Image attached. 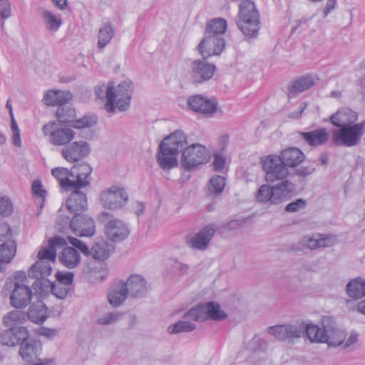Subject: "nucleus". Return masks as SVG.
<instances>
[{
	"mask_svg": "<svg viewBox=\"0 0 365 365\" xmlns=\"http://www.w3.org/2000/svg\"><path fill=\"white\" fill-rule=\"evenodd\" d=\"M128 294L131 297L140 298L144 297L148 292V286L145 279L139 274L130 276L125 282Z\"/></svg>",
	"mask_w": 365,
	"mask_h": 365,
	"instance_id": "obj_23",
	"label": "nucleus"
},
{
	"mask_svg": "<svg viewBox=\"0 0 365 365\" xmlns=\"http://www.w3.org/2000/svg\"><path fill=\"white\" fill-rule=\"evenodd\" d=\"M97 122V118L93 115H84L83 118L75 120L71 126L75 128L82 129L90 128L95 125Z\"/></svg>",
	"mask_w": 365,
	"mask_h": 365,
	"instance_id": "obj_50",
	"label": "nucleus"
},
{
	"mask_svg": "<svg viewBox=\"0 0 365 365\" xmlns=\"http://www.w3.org/2000/svg\"><path fill=\"white\" fill-rule=\"evenodd\" d=\"M11 16V5L9 0L0 1V18L1 20H6Z\"/></svg>",
	"mask_w": 365,
	"mask_h": 365,
	"instance_id": "obj_62",
	"label": "nucleus"
},
{
	"mask_svg": "<svg viewBox=\"0 0 365 365\" xmlns=\"http://www.w3.org/2000/svg\"><path fill=\"white\" fill-rule=\"evenodd\" d=\"M286 167L295 168L305 158L304 154L297 148H289L282 150L279 155Z\"/></svg>",
	"mask_w": 365,
	"mask_h": 365,
	"instance_id": "obj_31",
	"label": "nucleus"
},
{
	"mask_svg": "<svg viewBox=\"0 0 365 365\" xmlns=\"http://www.w3.org/2000/svg\"><path fill=\"white\" fill-rule=\"evenodd\" d=\"M274 193V204L277 205L288 200L295 190V185L288 180L272 186Z\"/></svg>",
	"mask_w": 365,
	"mask_h": 365,
	"instance_id": "obj_29",
	"label": "nucleus"
},
{
	"mask_svg": "<svg viewBox=\"0 0 365 365\" xmlns=\"http://www.w3.org/2000/svg\"><path fill=\"white\" fill-rule=\"evenodd\" d=\"M206 320L208 319L221 321L227 317V314L220 309V305L215 302H210L205 304H200Z\"/></svg>",
	"mask_w": 365,
	"mask_h": 365,
	"instance_id": "obj_35",
	"label": "nucleus"
},
{
	"mask_svg": "<svg viewBox=\"0 0 365 365\" xmlns=\"http://www.w3.org/2000/svg\"><path fill=\"white\" fill-rule=\"evenodd\" d=\"M95 222L92 217L83 214L73 215L71 222V230L76 235L90 237L95 233Z\"/></svg>",
	"mask_w": 365,
	"mask_h": 365,
	"instance_id": "obj_15",
	"label": "nucleus"
},
{
	"mask_svg": "<svg viewBox=\"0 0 365 365\" xmlns=\"http://www.w3.org/2000/svg\"><path fill=\"white\" fill-rule=\"evenodd\" d=\"M256 199L257 202L262 203L270 202L274 204V193L272 186L267 185H262L258 189L256 194Z\"/></svg>",
	"mask_w": 365,
	"mask_h": 365,
	"instance_id": "obj_47",
	"label": "nucleus"
},
{
	"mask_svg": "<svg viewBox=\"0 0 365 365\" xmlns=\"http://www.w3.org/2000/svg\"><path fill=\"white\" fill-rule=\"evenodd\" d=\"M16 252L14 240L6 241L0 245V273L4 272L6 266L11 262Z\"/></svg>",
	"mask_w": 365,
	"mask_h": 365,
	"instance_id": "obj_33",
	"label": "nucleus"
},
{
	"mask_svg": "<svg viewBox=\"0 0 365 365\" xmlns=\"http://www.w3.org/2000/svg\"><path fill=\"white\" fill-rule=\"evenodd\" d=\"M347 294L354 299H360L365 296V280L356 278L351 280L346 285Z\"/></svg>",
	"mask_w": 365,
	"mask_h": 365,
	"instance_id": "obj_39",
	"label": "nucleus"
},
{
	"mask_svg": "<svg viewBox=\"0 0 365 365\" xmlns=\"http://www.w3.org/2000/svg\"><path fill=\"white\" fill-rule=\"evenodd\" d=\"M13 206L9 198L2 197L0 198V216L6 217L11 214Z\"/></svg>",
	"mask_w": 365,
	"mask_h": 365,
	"instance_id": "obj_56",
	"label": "nucleus"
},
{
	"mask_svg": "<svg viewBox=\"0 0 365 365\" xmlns=\"http://www.w3.org/2000/svg\"><path fill=\"white\" fill-rule=\"evenodd\" d=\"M133 91V85L129 80H125L116 87L113 82H109L107 93V102L105 103V109L109 113H113L116 109L120 111H126L130 105Z\"/></svg>",
	"mask_w": 365,
	"mask_h": 365,
	"instance_id": "obj_3",
	"label": "nucleus"
},
{
	"mask_svg": "<svg viewBox=\"0 0 365 365\" xmlns=\"http://www.w3.org/2000/svg\"><path fill=\"white\" fill-rule=\"evenodd\" d=\"M210 159V153L205 146L199 143L192 144L182 152L181 165L185 170H190L207 163Z\"/></svg>",
	"mask_w": 365,
	"mask_h": 365,
	"instance_id": "obj_7",
	"label": "nucleus"
},
{
	"mask_svg": "<svg viewBox=\"0 0 365 365\" xmlns=\"http://www.w3.org/2000/svg\"><path fill=\"white\" fill-rule=\"evenodd\" d=\"M41 17L46 29L50 31H57L62 24L61 16H56L48 10L42 11Z\"/></svg>",
	"mask_w": 365,
	"mask_h": 365,
	"instance_id": "obj_42",
	"label": "nucleus"
},
{
	"mask_svg": "<svg viewBox=\"0 0 365 365\" xmlns=\"http://www.w3.org/2000/svg\"><path fill=\"white\" fill-rule=\"evenodd\" d=\"M203 313L201 304H200L186 312L183 315V319L193 323L194 322H202L206 320V317Z\"/></svg>",
	"mask_w": 365,
	"mask_h": 365,
	"instance_id": "obj_48",
	"label": "nucleus"
},
{
	"mask_svg": "<svg viewBox=\"0 0 365 365\" xmlns=\"http://www.w3.org/2000/svg\"><path fill=\"white\" fill-rule=\"evenodd\" d=\"M72 97L73 96L69 91L50 90L45 93L43 100L47 106L63 107L72 99Z\"/></svg>",
	"mask_w": 365,
	"mask_h": 365,
	"instance_id": "obj_28",
	"label": "nucleus"
},
{
	"mask_svg": "<svg viewBox=\"0 0 365 365\" xmlns=\"http://www.w3.org/2000/svg\"><path fill=\"white\" fill-rule=\"evenodd\" d=\"M28 319L27 314L20 310H13L4 316V324L8 327H19Z\"/></svg>",
	"mask_w": 365,
	"mask_h": 365,
	"instance_id": "obj_40",
	"label": "nucleus"
},
{
	"mask_svg": "<svg viewBox=\"0 0 365 365\" xmlns=\"http://www.w3.org/2000/svg\"><path fill=\"white\" fill-rule=\"evenodd\" d=\"M100 220L105 223L106 235L112 242H121L129 235L130 230L127 225L122 220L113 217L109 212H102Z\"/></svg>",
	"mask_w": 365,
	"mask_h": 365,
	"instance_id": "obj_8",
	"label": "nucleus"
},
{
	"mask_svg": "<svg viewBox=\"0 0 365 365\" xmlns=\"http://www.w3.org/2000/svg\"><path fill=\"white\" fill-rule=\"evenodd\" d=\"M28 319L35 323H42L47 318V308L45 304L41 302L37 304H33L29 309L27 313Z\"/></svg>",
	"mask_w": 365,
	"mask_h": 365,
	"instance_id": "obj_38",
	"label": "nucleus"
},
{
	"mask_svg": "<svg viewBox=\"0 0 365 365\" xmlns=\"http://www.w3.org/2000/svg\"><path fill=\"white\" fill-rule=\"evenodd\" d=\"M92 170L88 163H81L73 166L70 170L65 168H53L51 173L63 190L71 191L73 188H83L90 185Z\"/></svg>",
	"mask_w": 365,
	"mask_h": 365,
	"instance_id": "obj_1",
	"label": "nucleus"
},
{
	"mask_svg": "<svg viewBox=\"0 0 365 365\" xmlns=\"http://www.w3.org/2000/svg\"><path fill=\"white\" fill-rule=\"evenodd\" d=\"M314 85V79L311 75H305L294 80L289 86V96L294 97L297 94L306 91Z\"/></svg>",
	"mask_w": 365,
	"mask_h": 365,
	"instance_id": "obj_32",
	"label": "nucleus"
},
{
	"mask_svg": "<svg viewBox=\"0 0 365 365\" xmlns=\"http://www.w3.org/2000/svg\"><path fill=\"white\" fill-rule=\"evenodd\" d=\"M91 152L89 144L84 141H75L61 150L63 158L68 163H73L86 158Z\"/></svg>",
	"mask_w": 365,
	"mask_h": 365,
	"instance_id": "obj_16",
	"label": "nucleus"
},
{
	"mask_svg": "<svg viewBox=\"0 0 365 365\" xmlns=\"http://www.w3.org/2000/svg\"><path fill=\"white\" fill-rule=\"evenodd\" d=\"M45 135L49 137V141L54 145H64L70 143L75 137L72 128L56 122H50L42 128Z\"/></svg>",
	"mask_w": 365,
	"mask_h": 365,
	"instance_id": "obj_10",
	"label": "nucleus"
},
{
	"mask_svg": "<svg viewBox=\"0 0 365 365\" xmlns=\"http://www.w3.org/2000/svg\"><path fill=\"white\" fill-rule=\"evenodd\" d=\"M262 168L266 173L268 182L284 179L289 174L288 169L282 163L280 156L268 155L262 159Z\"/></svg>",
	"mask_w": 365,
	"mask_h": 365,
	"instance_id": "obj_11",
	"label": "nucleus"
},
{
	"mask_svg": "<svg viewBox=\"0 0 365 365\" xmlns=\"http://www.w3.org/2000/svg\"><path fill=\"white\" fill-rule=\"evenodd\" d=\"M71 218L68 215H64L61 213V211L59 210L57 219L56 224L58 226V229L61 232H63L65 229L68 227L71 228Z\"/></svg>",
	"mask_w": 365,
	"mask_h": 365,
	"instance_id": "obj_57",
	"label": "nucleus"
},
{
	"mask_svg": "<svg viewBox=\"0 0 365 365\" xmlns=\"http://www.w3.org/2000/svg\"><path fill=\"white\" fill-rule=\"evenodd\" d=\"M56 116L59 120V123L71 124L75 120L76 110L70 106L58 107L56 110Z\"/></svg>",
	"mask_w": 365,
	"mask_h": 365,
	"instance_id": "obj_46",
	"label": "nucleus"
},
{
	"mask_svg": "<svg viewBox=\"0 0 365 365\" xmlns=\"http://www.w3.org/2000/svg\"><path fill=\"white\" fill-rule=\"evenodd\" d=\"M56 283L66 287L72 288L73 281V273L71 272L58 271L56 274Z\"/></svg>",
	"mask_w": 365,
	"mask_h": 365,
	"instance_id": "obj_51",
	"label": "nucleus"
},
{
	"mask_svg": "<svg viewBox=\"0 0 365 365\" xmlns=\"http://www.w3.org/2000/svg\"><path fill=\"white\" fill-rule=\"evenodd\" d=\"M306 205V200L300 198L287 204L285 207V210L288 212H299L300 210L304 209Z\"/></svg>",
	"mask_w": 365,
	"mask_h": 365,
	"instance_id": "obj_58",
	"label": "nucleus"
},
{
	"mask_svg": "<svg viewBox=\"0 0 365 365\" xmlns=\"http://www.w3.org/2000/svg\"><path fill=\"white\" fill-rule=\"evenodd\" d=\"M69 242L76 249H78L83 255L89 257L91 255V249L78 238L73 237H68Z\"/></svg>",
	"mask_w": 365,
	"mask_h": 365,
	"instance_id": "obj_55",
	"label": "nucleus"
},
{
	"mask_svg": "<svg viewBox=\"0 0 365 365\" xmlns=\"http://www.w3.org/2000/svg\"><path fill=\"white\" fill-rule=\"evenodd\" d=\"M322 324L326 326V329H329V332H327V343L330 346H337L342 344L345 339L344 333L336 329L335 322L331 317H324L322 319Z\"/></svg>",
	"mask_w": 365,
	"mask_h": 365,
	"instance_id": "obj_22",
	"label": "nucleus"
},
{
	"mask_svg": "<svg viewBox=\"0 0 365 365\" xmlns=\"http://www.w3.org/2000/svg\"><path fill=\"white\" fill-rule=\"evenodd\" d=\"M365 123L347 125L334 130L332 133V142L338 146L353 147L359 144L364 134Z\"/></svg>",
	"mask_w": 365,
	"mask_h": 365,
	"instance_id": "obj_6",
	"label": "nucleus"
},
{
	"mask_svg": "<svg viewBox=\"0 0 365 365\" xmlns=\"http://www.w3.org/2000/svg\"><path fill=\"white\" fill-rule=\"evenodd\" d=\"M122 317V314L119 312H109L97 319V322L101 325H110L119 321Z\"/></svg>",
	"mask_w": 365,
	"mask_h": 365,
	"instance_id": "obj_53",
	"label": "nucleus"
},
{
	"mask_svg": "<svg viewBox=\"0 0 365 365\" xmlns=\"http://www.w3.org/2000/svg\"><path fill=\"white\" fill-rule=\"evenodd\" d=\"M336 235L319 234L320 248L331 247L336 244Z\"/></svg>",
	"mask_w": 365,
	"mask_h": 365,
	"instance_id": "obj_59",
	"label": "nucleus"
},
{
	"mask_svg": "<svg viewBox=\"0 0 365 365\" xmlns=\"http://www.w3.org/2000/svg\"><path fill=\"white\" fill-rule=\"evenodd\" d=\"M48 276L42 277H29L34 278L36 281L33 284L34 288L36 290L41 297L48 296L51 292L53 282L47 279Z\"/></svg>",
	"mask_w": 365,
	"mask_h": 365,
	"instance_id": "obj_43",
	"label": "nucleus"
},
{
	"mask_svg": "<svg viewBox=\"0 0 365 365\" xmlns=\"http://www.w3.org/2000/svg\"><path fill=\"white\" fill-rule=\"evenodd\" d=\"M218 230L219 227L215 223L206 225L189 240L190 247L198 250H206Z\"/></svg>",
	"mask_w": 365,
	"mask_h": 365,
	"instance_id": "obj_17",
	"label": "nucleus"
},
{
	"mask_svg": "<svg viewBox=\"0 0 365 365\" xmlns=\"http://www.w3.org/2000/svg\"><path fill=\"white\" fill-rule=\"evenodd\" d=\"M28 337L29 331L25 327H9L0 334V341L3 345L15 346L21 345Z\"/></svg>",
	"mask_w": 365,
	"mask_h": 365,
	"instance_id": "obj_19",
	"label": "nucleus"
},
{
	"mask_svg": "<svg viewBox=\"0 0 365 365\" xmlns=\"http://www.w3.org/2000/svg\"><path fill=\"white\" fill-rule=\"evenodd\" d=\"M188 108L194 112L202 114H213L217 110L215 99H208L201 95L191 96L187 102Z\"/></svg>",
	"mask_w": 365,
	"mask_h": 365,
	"instance_id": "obj_18",
	"label": "nucleus"
},
{
	"mask_svg": "<svg viewBox=\"0 0 365 365\" xmlns=\"http://www.w3.org/2000/svg\"><path fill=\"white\" fill-rule=\"evenodd\" d=\"M94 259L103 262L110 256L108 245L106 242L96 243L91 249V255Z\"/></svg>",
	"mask_w": 365,
	"mask_h": 365,
	"instance_id": "obj_45",
	"label": "nucleus"
},
{
	"mask_svg": "<svg viewBox=\"0 0 365 365\" xmlns=\"http://www.w3.org/2000/svg\"><path fill=\"white\" fill-rule=\"evenodd\" d=\"M225 164V158L220 154H214V160L212 162L213 169L215 171H221L224 168Z\"/></svg>",
	"mask_w": 365,
	"mask_h": 365,
	"instance_id": "obj_64",
	"label": "nucleus"
},
{
	"mask_svg": "<svg viewBox=\"0 0 365 365\" xmlns=\"http://www.w3.org/2000/svg\"><path fill=\"white\" fill-rule=\"evenodd\" d=\"M81 188H73L66 200V206L71 214L83 213L87 210L88 199Z\"/></svg>",
	"mask_w": 365,
	"mask_h": 365,
	"instance_id": "obj_20",
	"label": "nucleus"
},
{
	"mask_svg": "<svg viewBox=\"0 0 365 365\" xmlns=\"http://www.w3.org/2000/svg\"><path fill=\"white\" fill-rule=\"evenodd\" d=\"M172 269L177 274L182 276L187 273L189 266L187 264L175 260L172 264Z\"/></svg>",
	"mask_w": 365,
	"mask_h": 365,
	"instance_id": "obj_63",
	"label": "nucleus"
},
{
	"mask_svg": "<svg viewBox=\"0 0 365 365\" xmlns=\"http://www.w3.org/2000/svg\"><path fill=\"white\" fill-rule=\"evenodd\" d=\"M128 290L125 282L121 280L114 283L110 292L108 294L109 303L113 307L121 305L128 297Z\"/></svg>",
	"mask_w": 365,
	"mask_h": 365,
	"instance_id": "obj_30",
	"label": "nucleus"
},
{
	"mask_svg": "<svg viewBox=\"0 0 365 365\" xmlns=\"http://www.w3.org/2000/svg\"><path fill=\"white\" fill-rule=\"evenodd\" d=\"M178 154L160 143L156 153V160L163 170H170L178 165Z\"/></svg>",
	"mask_w": 365,
	"mask_h": 365,
	"instance_id": "obj_21",
	"label": "nucleus"
},
{
	"mask_svg": "<svg viewBox=\"0 0 365 365\" xmlns=\"http://www.w3.org/2000/svg\"><path fill=\"white\" fill-rule=\"evenodd\" d=\"M196 329V325L185 319L180 320L168 327V332L170 334H177L182 332H191Z\"/></svg>",
	"mask_w": 365,
	"mask_h": 365,
	"instance_id": "obj_44",
	"label": "nucleus"
},
{
	"mask_svg": "<svg viewBox=\"0 0 365 365\" xmlns=\"http://www.w3.org/2000/svg\"><path fill=\"white\" fill-rule=\"evenodd\" d=\"M160 144H164L167 148L173 150L175 153L179 154L186 149L187 145V137L182 130H178L164 138Z\"/></svg>",
	"mask_w": 365,
	"mask_h": 365,
	"instance_id": "obj_26",
	"label": "nucleus"
},
{
	"mask_svg": "<svg viewBox=\"0 0 365 365\" xmlns=\"http://www.w3.org/2000/svg\"><path fill=\"white\" fill-rule=\"evenodd\" d=\"M41 348L40 342L29 336L28 339L21 343L19 354L25 361L31 363L38 356Z\"/></svg>",
	"mask_w": 365,
	"mask_h": 365,
	"instance_id": "obj_27",
	"label": "nucleus"
},
{
	"mask_svg": "<svg viewBox=\"0 0 365 365\" xmlns=\"http://www.w3.org/2000/svg\"><path fill=\"white\" fill-rule=\"evenodd\" d=\"M304 248L315 250L320 248L319 234L316 233L312 235H305L301 238L297 244L292 245L291 250L294 252L301 251Z\"/></svg>",
	"mask_w": 365,
	"mask_h": 365,
	"instance_id": "obj_36",
	"label": "nucleus"
},
{
	"mask_svg": "<svg viewBox=\"0 0 365 365\" xmlns=\"http://www.w3.org/2000/svg\"><path fill=\"white\" fill-rule=\"evenodd\" d=\"M302 327L303 329V337L306 336L311 342L323 343L327 341V332L329 329H326V326L322 324V328L314 324H307L302 321Z\"/></svg>",
	"mask_w": 365,
	"mask_h": 365,
	"instance_id": "obj_25",
	"label": "nucleus"
},
{
	"mask_svg": "<svg viewBox=\"0 0 365 365\" xmlns=\"http://www.w3.org/2000/svg\"><path fill=\"white\" fill-rule=\"evenodd\" d=\"M71 290V287H66L58 284L56 282H53L51 293L59 299H64Z\"/></svg>",
	"mask_w": 365,
	"mask_h": 365,
	"instance_id": "obj_54",
	"label": "nucleus"
},
{
	"mask_svg": "<svg viewBox=\"0 0 365 365\" xmlns=\"http://www.w3.org/2000/svg\"><path fill=\"white\" fill-rule=\"evenodd\" d=\"M225 47V41L223 37L205 35L197 46V50L202 58H207L212 56L220 55Z\"/></svg>",
	"mask_w": 365,
	"mask_h": 365,
	"instance_id": "obj_14",
	"label": "nucleus"
},
{
	"mask_svg": "<svg viewBox=\"0 0 365 365\" xmlns=\"http://www.w3.org/2000/svg\"><path fill=\"white\" fill-rule=\"evenodd\" d=\"M236 24L241 32L247 37H255L260 29V16L255 4L250 0L240 4Z\"/></svg>",
	"mask_w": 365,
	"mask_h": 365,
	"instance_id": "obj_5",
	"label": "nucleus"
},
{
	"mask_svg": "<svg viewBox=\"0 0 365 365\" xmlns=\"http://www.w3.org/2000/svg\"><path fill=\"white\" fill-rule=\"evenodd\" d=\"M48 247H42L38 251V260L29 269V277L49 276L52 272L50 262H55L57 250L66 246L67 242L63 237L55 236L48 241Z\"/></svg>",
	"mask_w": 365,
	"mask_h": 365,
	"instance_id": "obj_2",
	"label": "nucleus"
},
{
	"mask_svg": "<svg viewBox=\"0 0 365 365\" xmlns=\"http://www.w3.org/2000/svg\"><path fill=\"white\" fill-rule=\"evenodd\" d=\"M225 186V180L223 177L215 175L210 180L209 191L215 195H220Z\"/></svg>",
	"mask_w": 365,
	"mask_h": 365,
	"instance_id": "obj_49",
	"label": "nucleus"
},
{
	"mask_svg": "<svg viewBox=\"0 0 365 365\" xmlns=\"http://www.w3.org/2000/svg\"><path fill=\"white\" fill-rule=\"evenodd\" d=\"M26 282L27 275L24 271H16L6 279L5 286L11 291L9 299L12 307L23 309L30 304L32 291Z\"/></svg>",
	"mask_w": 365,
	"mask_h": 365,
	"instance_id": "obj_4",
	"label": "nucleus"
},
{
	"mask_svg": "<svg viewBox=\"0 0 365 365\" xmlns=\"http://www.w3.org/2000/svg\"><path fill=\"white\" fill-rule=\"evenodd\" d=\"M109 88V83L106 85L104 83L98 85L95 87L94 93L97 98L107 102V93Z\"/></svg>",
	"mask_w": 365,
	"mask_h": 365,
	"instance_id": "obj_61",
	"label": "nucleus"
},
{
	"mask_svg": "<svg viewBox=\"0 0 365 365\" xmlns=\"http://www.w3.org/2000/svg\"><path fill=\"white\" fill-rule=\"evenodd\" d=\"M303 329L302 321H297L294 323L269 327L267 332L279 341L294 344L296 340L303 337Z\"/></svg>",
	"mask_w": 365,
	"mask_h": 365,
	"instance_id": "obj_9",
	"label": "nucleus"
},
{
	"mask_svg": "<svg viewBox=\"0 0 365 365\" xmlns=\"http://www.w3.org/2000/svg\"><path fill=\"white\" fill-rule=\"evenodd\" d=\"M205 59L195 60L190 64V76L194 83H202L211 79L214 75L215 66Z\"/></svg>",
	"mask_w": 365,
	"mask_h": 365,
	"instance_id": "obj_13",
	"label": "nucleus"
},
{
	"mask_svg": "<svg viewBox=\"0 0 365 365\" xmlns=\"http://www.w3.org/2000/svg\"><path fill=\"white\" fill-rule=\"evenodd\" d=\"M128 200L125 190L112 186L100 194V201L102 205L109 210H117L123 207Z\"/></svg>",
	"mask_w": 365,
	"mask_h": 365,
	"instance_id": "obj_12",
	"label": "nucleus"
},
{
	"mask_svg": "<svg viewBox=\"0 0 365 365\" xmlns=\"http://www.w3.org/2000/svg\"><path fill=\"white\" fill-rule=\"evenodd\" d=\"M32 192L36 197L41 200L42 202L46 195V191L42 188V185L40 180H34L32 183Z\"/></svg>",
	"mask_w": 365,
	"mask_h": 365,
	"instance_id": "obj_60",
	"label": "nucleus"
},
{
	"mask_svg": "<svg viewBox=\"0 0 365 365\" xmlns=\"http://www.w3.org/2000/svg\"><path fill=\"white\" fill-rule=\"evenodd\" d=\"M247 348L253 352L264 351L267 348V343L258 336H255L248 343Z\"/></svg>",
	"mask_w": 365,
	"mask_h": 365,
	"instance_id": "obj_52",
	"label": "nucleus"
},
{
	"mask_svg": "<svg viewBox=\"0 0 365 365\" xmlns=\"http://www.w3.org/2000/svg\"><path fill=\"white\" fill-rule=\"evenodd\" d=\"M227 28V21L224 19H213L207 23L205 35H211L215 37H223V34L226 31Z\"/></svg>",
	"mask_w": 365,
	"mask_h": 365,
	"instance_id": "obj_37",
	"label": "nucleus"
},
{
	"mask_svg": "<svg viewBox=\"0 0 365 365\" xmlns=\"http://www.w3.org/2000/svg\"><path fill=\"white\" fill-rule=\"evenodd\" d=\"M115 35V30L110 23L102 26L98 31L97 47L103 49L112 40Z\"/></svg>",
	"mask_w": 365,
	"mask_h": 365,
	"instance_id": "obj_41",
	"label": "nucleus"
},
{
	"mask_svg": "<svg viewBox=\"0 0 365 365\" xmlns=\"http://www.w3.org/2000/svg\"><path fill=\"white\" fill-rule=\"evenodd\" d=\"M300 135L307 144L312 147L324 145L329 139L327 129L324 127L309 132H301Z\"/></svg>",
	"mask_w": 365,
	"mask_h": 365,
	"instance_id": "obj_24",
	"label": "nucleus"
},
{
	"mask_svg": "<svg viewBox=\"0 0 365 365\" xmlns=\"http://www.w3.org/2000/svg\"><path fill=\"white\" fill-rule=\"evenodd\" d=\"M58 259L61 263L68 269H73L77 267L81 262L79 252L76 249L71 247H64Z\"/></svg>",
	"mask_w": 365,
	"mask_h": 365,
	"instance_id": "obj_34",
	"label": "nucleus"
}]
</instances>
